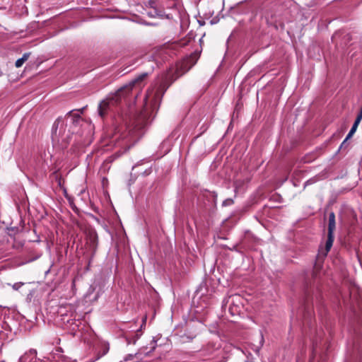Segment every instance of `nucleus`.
I'll list each match as a JSON object with an SVG mask.
<instances>
[{"mask_svg": "<svg viewBox=\"0 0 362 362\" xmlns=\"http://www.w3.org/2000/svg\"><path fill=\"white\" fill-rule=\"evenodd\" d=\"M22 285H23V284L21 282L16 283L13 285V288L15 290H18L21 287Z\"/></svg>", "mask_w": 362, "mask_h": 362, "instance_id": "nucleus-10", "label": "nucleus"}, {"mask_svg": "<svg viewBox=\"0 0 362 362\" xmlns=\"http://www.w3.org/2000/svg\"><path fill=\"white\" fill-rule=\"evenodd\" d=\"M30 53L27 52L24 53L21 58L18 59L16 62V66L17 68H20L23 66V64L28 59Z\"/></svg>", "mask_w": 362, "mask_h": 362, "instance_id": "nucleus-5", "label": "nucleus"}, {"mask_svg": "<svg viewBox=\"0 0 362 362\" xmlns=\"http://www.w3.org/2000/svg\"><path fill=\"white\" fill-rule=\"evenodd\" d=\"M80 119H81V117L78 115L75 116V120L74 121L77 122V121H78Z\"/></svg>", "mask_w": 362, "mask_h": 362, "instance_id": "nucleus-11", "label": "nucleus"}, {"mask_svg": "<svg viewBox=\"0 0 362 362\" xmlns=\"http://www.w3.org/2000/svg\"><path fill=\"white\" fill-rule=\"evenodd\" d=\"M358 127L355 126L353 124L351 130L349 131V134H347L345 140L344 141V142H345L346 141H347L348 139H349L351 137H352V136L354 135V134L356 132V129H357Z\"/></svg>", "mask_w": 362, "mask_h": 362, "instance_id": "nucleus-6", "label": "nucleus"}, {"mask_svg": "<svg viewBox=\"0 0 362 362\" xmlns=\"http://www.w3.org/2000/svg\"><path fill=\"white\" fill-rule=\"evenodd\" d=\"M198 59V55L197 54H192L191 56L185 59L180 65V69L182 73L188 71L197 62Z\"/></svg>", "mask_w": 362, "mask_h": 362, "instance_id": "nucleus-2", "label": "nucleus"}, {"mask_svg": "<svg viewBox=\"0 0 362 362\" xmlns=\"http://www.w3.org/2000/svg\"><path fill=\"white\" fill-rule=\"evenodd\" d=\"M233 203V200L232 199H227L223 202V206H228Z\"/></svg>", "mask_w": 362, "mask_h": 362, "instance_id": "nucleus-9", "label": "nucleus"}, {"mask_svg": "<svg viewBox=\"0 0 362 362\" xmlns=\"http://www.w3.org/2000/svg\"><path fill=\"white\" fill-rule=\"evenodd\" d=\"M362 119V115H358L354 123V125L358 127Z\"/></svg>", "mask_w": 362, "mask_h": 362, "instance_id": "nucleus-8", "label": "nucleus"}, {"mask_svg": "<svg viewBox=\"0 0 362 362\" xmlns=\"http://www.w3.org/2000/svg\"><path fill=\"white\" fill-rule=\"evenodd\" d=\"M149 98H150V93H148L146 96V99H148Z\"/></svg>", "mask_w": 362, "mask_h": 362, "instance_id": "nucleus-12", "label": "nucleus"}, {"mask_svg": "<svg viewBox=\"0 0 362 362\" xmlns=\"http://www.w3.org/2000/svg\"><path fill=\"white\" fill-rule=\"evenodd\" d=\"M362 119V115H358L354 123V125L358 127Z\"/></svg>", "mask_w": 362, "mask_h": 362, "instance_id": "nucleus-7", "label": "nucleus"}, {"mask_svg": "<svg viewBox=\"0 0 362 362\" xmlns=\"http://www.w3.org/2000/svg\"><path fill=\"white\" fill-rule=\"evenodd\" d=\"M336 223H335V215L333 212H331L329 215V223H328V234H327V240L325 244V255H327L330 250L333 242H334V231L335 230Z\"/></svg>", "mask_w": 362, "mask_h": 362, "instance_id": "nucleus-1", "label": "nucleus"}, {"mask_svg": "<svg viewBox=\"0 0 362 362\" xmlns=\"http://www.w3.org/2000/svg\"><path fill=\"white\" fill-rule=\"evenodd\" d=\"M146 76H147V74H143L140 75L138 78H136V79L132 81L128 86L123 87V88H120L117 92L118 97L123 96L124 92H125L126 90H129L137 83L144 80L146 77Z\"/></svg>", "mask_w": 362, "mask_h": 362, "instance_id": "nucleus-3", "label": "nucleus"}, {"mask_svg": "<svg viewBox=\"0 0 362 362\" xmlns=\"http://www.w3.org/2000/svg\"><path fill=\"white\" fill-rule=\"evenodd\" d=\"M114 103L113 99H107L103 100L99 105L98 111L99 115L101 117H104L105 115L106 110L109 107V106Z\"/></svg>", "mask_w": 362, "mask_h": 362, "instance_id": "nucleus-4", "label": "nucleus"}]
</instances>
